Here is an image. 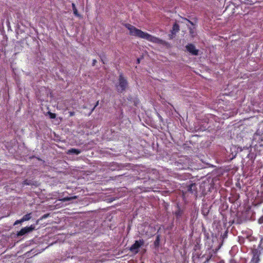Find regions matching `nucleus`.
<instances>
[{
  "mask_svg": "<svg viewBox=\"0 0 263 263\" xmlns=\"http://www.w3.org/2000/svg\"><path fill=\"white\" fill-rule=\"evenodd\" d=\"M69 114V117H72L75 115V112L74 111H70Z\"/></svg>",
  "mask_w": 263,
  "mask_h": 263,
  "instance_id": "obj_21",
  "label": "nucleus"
},
{
  "mask_svg": "<svg viewBox=\"0 0 263 263\" xmlns=\"http://www.w3.org/2000/svg\"><path fill=\"white\" fill-rule=\"evenodd\" d=\"M48 214H47V215H44L43 216V218H46V217H48Z\"/></svg>",
  "mask_w": 263,
  "mask_h": 263,
  "instance_id": "obj_26",
  "label": "nucleus"
},
{
  "mask_svg": "<svg viewBox=\"0 0 263 263\" xmlns=\"http://www.w3.org/2000/svg\"><path fill=\"white\" fill-rule=\"evenodd\" d=\"M185 159V161H187V162L189 161V160H187L186 158H184L183 159Z\"/></svg>",
  "mask_w": 263,
  "mask_h": 263,
  "instance_id": "obj_28",
  "label": "nucleus"
},
{
  "mask_svg": "<svg viewBox=\"0 0 263 263\" xmlns=\"http://www.w3.org/2000/svg\"><path fill=\"white\" fill-rule=\"evenodd\" d=\"M258 223L261 224L263 223V216L260 217L258 219Z\"/></svg>",
  "mask_w": 263,
  "mask_h": 263,
  "instance_id": "obj_20",
  "label": "nucleus"
},
{
  "mask_svg": "<svg viewBox=\"0 0 263 263\" xmlns=\"http://www.w3.org/2000/svg\"><path fill=\"white\" fill-rule=\"evenodd\" d=\"M99 101H97V102L96 103L95 106L91 109L90 114L95 110V108L99 105Z\"/></svg>",
  "mask_w": 263,
  "mask_h": 263,
  "instance_id": "obj_19",
  "label": "nucleus"
},
{
  "mask_svg": "<svg viewBox=\"0 0 263 263\" xmlns=\"http://www.w3.org/2000/svg\"><path fill=\"white\" fill-rule=\"evenodd\" d=\"M72 8L73 11V14L77 16L80 17L81 15L79 13L78 10L76 7V5L74 3L72 4Z\"/></svg>",
  "mask_w": 263,
  "mask_h": 263,
  "instance_id": "obj_10",
  "label": "nucleus"
},
{
  "mask_svg": "<svg viewBox=\"0 0 263 263\" xmlns=\"http://www.w3.org/2000/svg\"><path fill=\"white\" fill-rule=\"evenodd\" d=\"M48 114H49V116H50V118L51 119H54V118H55V117H56V115H55V114L52 113V112H51L49 111V112H48Z\"/></svg>",
  "mask_w": 263,
  "mask_h": 263,
  "instance_id": "obj_15",
  "label": "nucleus"
},
{
  "mask_svg": "<svg viewBox=\"0 0 263 263\" xmlns=\"http://www.w3.org/2000/svg\"><path fill=\"white\" fill-rule=\"evenodd\" d=\"M137 62H138V63H140V59H137Z\"/></svg>",
  "mask_w": 263,
  "mask_h": 263,
  "instance_id": "obj_27",
  "label": "nucleus"
},
{
  "mask_svg": "<svg viewBox=\"0 0 263 263\" xmlns=\"http://www.w3.org/2000/svg\"><path fill=\"white\" fill-rule=\"evenodd\" d=\"M176 216H180L181 215V213H180V211H178V212H176Z\"/></svg>",
  "mask_w": 263,
  "mask_h": 263,
  "instance_id": "obj_24",
  "label": "nucleus"
},
{
  "mask_svg": "<svg viewBox=\"0 0 263 263\" xmlns=\"http://www.w3.org/2000/svg\"><path fill=\"white\" fill-rule=\"evenodd\" d=\"M196 187V184L195 183H192L191 184L189 187H188V191L192 193H193V190H194V188Z\"/></svg>",
  "mask_w": 263,
  "mask_h": 263,
  "instance_id": "obj_14",
  "label": "nucleus"
},
{
  "mask_svg": "<svg viewBox=\"0 0 263 263\" xmlns=\"http://www.w3.org/2000/svg\"><path fill=\"white\" fill-rule=\"evenodd\" d=\"M81 153V151L79 149L76 148H70L68 150L67 154L70 155V154H76V155H79Z\"/></svg>",
  "mask_w": 263,
  "mask_h": 263,
  "instance_id": "obj_8",
  "label": "nucleus"
},
{
  "mask_svg": "<svg viewBox=\"0 0 263 263\" xmlns=\"http://www.w3.org/2000/svg\"><path fill=\"white\" fill-rule=\"evenodd\" d=\"M183 159H179L178 161L175 162L176 165L178 167V169H185L187 167V164L186 163L184 162Z\"/></svg>",
  "mask_w": 263,
  "mask_h": 263,
  "instance_id": "obj_6",
  "label": "nucleus"
},
{
  "mask_svg": "<svg viewBox=\"0 0 263 263\" xmlns=\"http://www.w3.org/2000/svg\"><path fill=\"white\" fill-rule=\"evenodd\" d=\"M31 213L25 215L22 218V221H25L29 220L31 218Z\"/></svg>",
  "mask_w": 263,
  "mask_h": 263,
  "instance_id": "obj_12",
  "label": "nucleus"
},
{
  "mask_svg": "<svg viewBox=\"0 0 263 263\" xmlns=\"http://www.w3.org/2000/svg\"><path fill=\"white\" fill-rule=\"evenodd\" d=\"M144 243L143 239H139V240H136L133 245L131 246L129 248V250L135 253H138L139 252V249L142 246Z\"/></svg>",
  "mask_w": 263,
  "mask_h": 263,
  "instance_id": "obj_3",
  "label": "nucleus"
},
{
  "mask_svg": "<svg viewBox=\"0 0 263 263\" xmlns=\"http://www.w3.org/2000/svg\"><path fill=\"white\" fill-rule=\"evenodd\" d=\"M253 259L251 260V261L249 263H258V261L259 260V255L257 254L258 251L257 249H254L253 251Z\"/></svg>",
  "mask_w": 263,
  "mask_h": 263,
  "instance_id": "obj_7",
  "label": "nucleus"
},
{
  "mask_svg": "<svg viewBox=\"0 0 263 263\" xmlns=\"http://www.w3.org/2000/svg\"><path fill=\"white\" fill-rule=\"evenodd\" d=\"M258 248L263 249V238L261 239Z\"/></svg>",
  "mask_w": 263,
  "mask_h": 263,
  "instance_id": "obj_18",
  "label": "nucleus"
},
{
  "mask_svg": "<svg viewBox=\"0 0 263 263\" xmlns=\"http://www.w3.org/2000/svg\"><path fill=\"white\" fill-rule=\"evenodd\" d=\"M125 27L129 30L130 35L145 39L148 41L154 43L165 45L166 42L156 36H154L147 32H143L140 29H137L135 26L127 24Z\"/></svg>",
  "mask_w": 263,
  "mask_h": 263,
  "instance_id": "obj_1",
  "label": "nucleus"
},
{
  "mask_svg": "<svg viewBox=\"0 0 263 263\" xmlns=\"http://www.w3.org/2000/svg\"><path fill=\"white\" fill-rule=\"evenodd\" d=\"M96 63H97V60H95V59L93 60V61H92V65L93 66H94L96 65Z\"/></svg>",
  "mask_w": 263,
  "mask_h": 263,
  "instance_id": "obj_23",
  "label": "nucleus"
},
{
  "mask_svg": "<svg viewBox=\"0 0 263 263\" xmlns=\"http://www.w3.org/2000/svg\"><path fill=\"white\" fill-rule=\"evenodd\" d=\"M185 48L188 52L192 55H198L199 50L197 49L195 45L193 44H188L186 45Z\"/></svg>",
  "mask_w": 263,
  "mask_h": 263,
  "instance_id": "obj_4",
  "label": "nucleus"
},
{
  "mask_svg": "<svg viewBox=\"0 0 263 263\" xmlns=\"http://www.w3.org/2000/svg\"><path fill=\"white\" fill-rule=\"evenodd\" d=\"M24 222L23 221H22V218L20 220H17L15 221L14 225H17L18 224L21 223L22 222Z\"/></svg>",
  "mask_w": 263,
  "mask_h": 263,
  "instance_id": "obj_17",
  "label": "nucleus"
},
{
  "mask_svg": "<svg viewBox=\"0 0 263 263\" xmlns=\"http://www.w3.org/2000/svg\"><path fill=\"white\" fill-rule=\"evenodd\" d=\"M179 30V26L176 23H175L173 26L172 33H175Z\"/></svg>",
  "mask_w": 263,
  "mask_h": 263,
  "instance_id": "obj_11",
  "label": "nucleus"
},
{
  "mask_svg": "<svg viewBox=\"0 0 263 263\" xmlns=\"http://www.w3.org/2000/svg\"><path fill=\"white\" fill-rule=\"evenodd\" d=\"M230 263H236V261L234 259H231L230 260Z\"/></svg>",
  "mask_w": 263,
  "mask_h": 263,
  "instance_id": "obj_22",
  "label": "nucleus"
},
{
  "mask_svg": "<svg viewBox=\"0 0 263 263\" xmlns=\"http://www.w3.org/2000/svg\"><path fill=\"white\" fill-rule=\"evenodd\" d=\"M160 238L161 235L160 234H158L156 236V240L154 242V245L155 248H158L160 247Z\"/></svg>",
  "mask_w": 263,
  "mask_h": 263,
  "instance_id": "obj_9",
  "label": "nucleus"
},
{
  "mask_svg": "<svg viewBox=\"0 0 263 263\" xmlns=\"http://www.w3.org/2000/svg\"><path fill=\"white\" fill-rule=\"evenodd\" d=\"M77 198V197L76 196H74L72 197H64V198L60 199V200L62 201L65 202V201H70L72 199H75Z\"/></svg>",
  "mask_w": 263,
  "mask_h": 263,
  "instance_id": "obj_13",
  "label": "nucleus"
},
{
  "mask_svg": "<svg viewBox=\"0 0 263 263\" xmlns=\"http://www.w3.org/2000/svg\"><path fill=\"white\" fill-rule=\"evenodd\" d=\"M99 57L101 59V61L103 64H105V62L104 61V59H106L105 55L104 54H99Z\"/></svg>",
  "mask_w": 263,
  "mask_h": 263,
  "instance_id": "obj_16",
  "label": "nucleus"
},
{
  "mask_svg": "<svg viewBox=\"0 0 263 263\" xmlns=\"http://www.w3.org/2000/svg\"><path fill=\"white\" fill-rule=\"evenodd\" d=\"M34 229V227L31 225L30 227H26L23 228H22L20 231H18L17 233V236H22L24 235L27 234V233H29L32 230H33Z\"/></svg>",
  "mask_w": 263,
  "mask_h": 263,
  "instance_id": "obj_5",
  "label": "nucleus"
},
{
  "mask_svg": "<svg viewBox=\"0 0 263 263\" xmlns=\"http://www.w3.org/2000/svg\"><path fill=\"white\" fill-rule=\"evenodd\" d=\"M24 184L29 185V183L27 182V180H25L24 182Z\"/></svg>",
  "mask_w": 263,
  "mask_h": 263,
  "instance_id": "obj_25",
  "label": "nucleus"
},
{
  "mask_svg": "<svg viewBox=\"0 0 263 263\" xmlns=\"http://www.w3.org/2000/svg\"><path fill=\"white\" fill-rule=\"evenodd\" d=\"M118 85L117 86V89L118 92H122L126 90L128 87V83L122 73H120L118 79Z\"/></svg>",
  "mask_w": 263,
  "mask_h": 263,
  "instance_id": "obj_2",
  "label": "nucleus"
}]
</instances>
